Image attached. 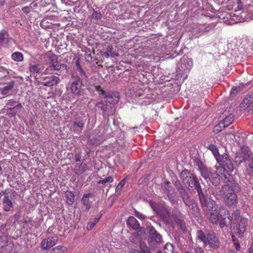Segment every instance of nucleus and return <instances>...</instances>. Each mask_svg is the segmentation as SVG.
Returning <instances> with one entry per match:
<instances>
[{
  "instance_id": "09e8293b",
  "label": "nucleus",
  "mask_w": 253,
  "mask_h": 253,
  "mask_svg": "<svg viewBox=\"0 0 253 253\" xmlns=\"http://www.w3.org/2000/svg\"><path fill=\"white\" fill-rule=\"evenodd\" d=\"M22 10L26 14H28L30 12V9L29 7L28 6H25L22 8Z\"/></svg>"
},
{
  "instance_id": "393cba45",
  "label": "nucleus",
  "mask_w": 253,
  "mask_h": 253,
  "mask_svg": "<svg viewBox=\"0 0 253 253\" xmlns=\"http://www.w3.org/2000/svg\"><path fill=\"white\" fill-rule=\"evenodd\" d=\"M241 154V153L238 151L236 153L235 157V161L238 166L240 165L243 161L247 160V158H244V157L243 156V155H242Z\"/></svg>"
},
{
  "instance_id": "412c9836",
  "label": "nucleus",
  "mask_w": 253,
  "mask_h": 253,
  "mask_svg": "<svg viewBox=\"0 0 253 253\" xmlns=\"http://www.w3.org/2000/svg\"><path fill=\"white\" fill-rule=\"evenodd\" d=\"M247 219L241 218L240 219L239 226L237 229L238 232L240 236H241L242 235V234L246 230V225L247 224Z\"/></svg>"
},
{
  "instance_id": "de8ad7c7",
  "label": "nucleus",
  "mask_w": 253,
  "mask_h": 253,
  "mask_svg": "<svg viewBox=\"0 0 253 253\" xmlns=\"http://www.w3.org/2000/svg\"><path fill=\"white\" fill-rule=\"evenodd\" d=\"M86 58L87 59V60L88 61H90L91 60V54H90V51L89 50L88 52L87 51H86Z\"/></svg>"
},
{
  "instance_id": "4468645a",
  "label": "nucleus",
  "mask_w": 253,
  "mask_h": 253,
  "mask_svg": "<svg viewBox=\"0 0 253 253\" xmlns=\"http://www.w3.org/2000/svg\"><path fill=\"white\" fill-rule=\"evenodd\" d=\"M96 107L98 109H101L105 115L108 116L112 114L114 112V109H113L111 105L104 104L103 101L97 103L96 104Z\"/></svg>"
},
{
  "instance_id": "4d7b16f0",
  "label": "nucleus",
  "mask_w": 253,
  "mask_h": 253,
  "mask_svg": "<svg viewBox=\"0 0 253 253\" xmlns=\"http://www.w3.org/2000/svg\"><path fill=\"white\" fill-rule=\"evenodd\" d=\"M5 0H0V6L3 5L5 3Z\"/></svg>"
},
{
  "instance_id": "052dcab7",
  "label": "nucleus",
  "mask_w": 253,
  "mask_h": 253,
  "mask_svg": "<svg viewBox=\"0 0 253 253\" xmlns=\"http://www.w3.org/2000/svg\"><path fill=\"white\" fill-rule=\"evenodd\" d=\"M134 253H139V252L138 251L134 250Z\"/></svg>"
},
{
  "instance_id": "79ce46f5",
  "label": "nucleus",
  "mask_w": 253,
  "mask_h": 253,
  "mask_svg": "<svg viewBox=\"0 0 253 253\" xmlns=\"http://www.w3.org/2000/svg\"><path fill=\"white\" fill-rule=\"evenodd\" d=\"M92 16L93 18H95L96 19H100L102 17V15L100 13V12H99L98 11H94V12L92 13Z\"/></svg>"
},
{
  "instance_id": "4be33fe9",
  "label": "nucleus",
  "mask_w": 253,
  "mask_h": 253,
  "mask_svg": "<svg viewBox=\"0 0 253 253\" xmlns=\"http://www.w3.org/2000/svg\"><path fill=\"white\" fill-rule=\"evenodd\" d=\"M232 241L233 242V247L235 249H229L228 253H236L237 252L239 251L241 248L239 241L237 240L233 236H232Z\"/></svg>"
},
{
  "instance_id": "20e7f679",
  "label": "nucleus",
  "mask_w": 253,
  "mask_h": 253,
  "mask_svg": "<svg viewBox=\"0 0 253 253\" xmlns=\"http://www.w3.org/2000/svg\"><path fill=\"white\" fill-rule=\"evenodd\" d=\"M174 185L186 206L190 210L193 209L195 212L197 211H198V208L194 203V200L190 199L188 193L182 185L181 182L177 180L175 181Z\"/></svg>"
},
{
  "instance_id": "473e14b6",
  "label": "nucleus",
  "mask_w": 253,
  "mask_h": 253,
  "mask_svg": "<svg viewBox=\"0 0 253 253\" xmlns=\"http://www.w3.org/2000/svg\"><path fill=\"white\" fill-rule=\"evenodd\" d=\"M225 127L223 125V123H222L221 122H219V123L216 125L213 128V131L215 133H218L219 132H220L223 128H225Z\"/></svg>"
},
{
  "instance_id": "a18cd8bd",
  "label": "nucleus",
  "mask_w": 253,
  "mask_h": 253,
  "mask_svg": "<svg viewBox=\"0 0 253 253\" xmlns=\"http://www.w3.org/2000/svg\"><path fill=\"white\" fill-rule=\"evenodd\" d=\"M135 216L137 218H138L139 219H140L141 220H143L145 218V216L143 214L140 213L137 211H135Z\"/></svg>"
},
{
  "instance_id": "dca6fc26",
  "label": "nucleus",
  "mask_w": 253,
  "mask_h": 253,
  "mask_svg": "<svg viewBox=\"0 0 253 253\" xmlns=\"http://www.w3.org/2000/svg\"><path fill=\"white\" fill-rule=\"evenodd\" d=\"M12 41V39L9 37L7 31L2 30L0 32V42L4 46H7L9 42Z\"/></svg>"
},
{
  "instance_id": "0eeeda50",
  "label": "nucleus",
  "mask_w": 253,
  "mask_h": 253,
  "mask_svg": "<svg viewBox=\"0 0 253 253\" xmlns=\"http://www.w3.org/2000/svg\"><path fill=\"white\" fill-rule=\"evenodd\" d=\"M49 61L50 66L49 68H47L44 71L45 74H48L50 71L56 70L59 71L62 69H65L66 66L64 64H60L58 62L57 57L55 54H51L49 56Z\"/></svg>"
},
{
  "instance_id": "a878e982",
  "label": "nucleus",
  "mask_w": 253,
  "mask_h": 253,
  "mask_svg": "<svg viewBox=\"0 0 253 253\" xmlns=\"http://www.w3.org/2000/svg\"><path fill=\"white\" fill-rule=\"evenodd\" d=\"M100 217L101 216L90 219L89 222L88 223L87 229L88 230H91L95 225V224L98 222Z\"/></svg>"
},
{
  "instance_id": "49530a36",
  "label": "nucleus",
  "mask_w": 253,
  "mask_h": 253,
  "mask_svg": "<svg viewBox=\"0 0 253 253\" xmlns=\"http://www.w3.org/2000/svg\"><path fill=\"white\" fill-rule=\"evenodd\" d=\"M195 253H204L203 250L201 247H196L195 248Z\"/></svg>"
},
{
  "instance_id": "e2e57ef3",
  "label": "nucleus",
  "mask_w": 253,
  "mask_h": 253,
  "mask_svg": "<svg viewBox=\"0 0 253 253\" xmlns=\"http://www.w3.org/2000/svg\"><path fill=\"white\" fill-rule=\"evenodd\" d=\"M190 253V252H188V251H186V252H185V253Z\"/></svg>"
},
{
  "instance_id": "58836bf2",
  "label": "nucleus",
  "mask_w": 253,
  "mask_h": 253,
  "mask_svg": "<svg viewBox=\"0 0 253 253\" xmlns=\"http://www.w3.org/2000/svg\"><path fill=\"white\" fill-rule=\"evenodd\" d=\"M149 204L151 208L153 209V211H155L156 213H159V209L158 207L157 204L152 201H150Z\"/></svg>"
},
{
  "instance_id": "c756f323",
  "label": "nucleus",
  "mask_w": 253,
  "mask_h": 253,
  "mask_svg": "<svg viewBox=\"0 0 253 253\" xmlns=\"http://www.w3.org/2000/svg\"><path fill=\"white\" fill-rule=\"evenodd\" d=\"M208 148L212 152L217 160V157H219L220 155H219L218 150L216 146L213 144H211L208 146Z\"/></svg>"
},
{
  "instance_id": "5fc2aeb1",
  "label": "nucleus",
  "mask_w": 253,
  "mask_h": 253,
  "mask_svg": "<svg viewBox=\"0 0 253 253\" xmlns=\"http://www.w3.org/2000/svg\"><path fill=\"white\" fill-rule=\"evenodd\" d=\"M237 92L236 88H232V90L230 91L231 94H236Z\"/></svg>"
},
{
  "instance_id": "bb28decb",
  "label": "nucleus",
  "mask_w": 253,
  "mask_h": 253,
  "mask_svg": "<svg viewBox=\"0 0 253 253\" xmlns=\"http://www.w3.org/2000/svg\"><path fill=\"white\" fill-rule=\"evenodd\" d=\"M11 58L15 61L20 62L23 60V55L20 52H15L12 54Z\"/></svg>"
},
{
  "instance_id": "338daca9",
  "label": "nucleus",
  "mask_w": 253,
  "mask_h": 253,
  "mask_svg": "<svg viewBox=\"0 0 253 253\" xmlns=\"http://www.w3.org/2000/svg\"><path fill=\"white\" fill-rule=\"evenodd\" d=\"M77 65H79V62H78L77 63Z\"/></svg>"
},
{
  "instance_id": "3c124183",
  "label": "nucleus",
  "mask_w": 253,
  "mask_h": 253,
  "mask_svg": "<svg viewBox=\"0 0 253 253\" xmlns=\"http://www.w3.org/2000/svg\"><path fill=\"white\" fill-rule=\"evenodd\" d=\"M102 55L105 56L106 58H108L109 56H111V55L110 53H108L107 51L104 52Z\"/></svg>"
},
{
  "instance_id": "f8f14e48",
  "label": "nucleus",
  "mask_w": 253,
  "mask_h": 253,
  "mask_svg": "<svg viewBox=\"0 0 253 253\" xmlns=\"http://www.w3.org/2000/svg\"><path fill=\"white\" fill-rule=\"evenodd\" d=\"M92 197L93 196L91 193L84 194L81 200V203L85 208L84 210L88 211L90 209L93 202L90 199L92 198Z\"/></svg>"
},
{
  "instance_id": "4c0bfd02",
  "label": "nucleus",
  "mask_w": 253,
  "mask_h": 253,
  "mask_svg": "<svg viewBox=\"0 0 253 253\" xmlns=\"http://www.w3.org/2000/svg\"><path fill=\"white\" fill-rule=\"evenodd\" d=\"M106 51L108 52L111 55L112 57H116L118 56L119 54L117 53H115L113 52V47L112 46H108L106 48Z\"/></svg>"
},
{
  "instance_id": "39448f33",
  "label": "nucleus",
  "mask_w": 253,
  "mask_h": 253,
  "mask_svg": "<svg viewBox=\"0 0 253 253\" xmlns=\"http://www.w3.org/2000/svg\"><path fill=\"white\" fill-rule=\"evenodd\" d=\"M161 190L165 194L169 201L172 205L177 204L178 197L175 190L171 183L169 181H165L161 183Z\"/></svg>"
},
{
  "instance_id": "9d476101",
  "label": "nucleus",
  "mask_w": 253,
  "mask_h": 253,
  "mask_svg": "<svg viewBox=\"0 0 253 253\" xmlns=\"http://www.w3.org/2000/svg\"><path fill=\"white\" fill-rule=\"evenodd\" d=\"M218 163L226 165L228 170L230 172H232L234 170L233 164L229 159L228 155L226 154H224L219 157H217V160Z\"/></svg>"
},
{
  "instance_id": "f03ea898",
  "label": "nucleus",
  "mask_w": 253,
  "mask_h": 253,
  "mask_svg": "<svg viewBox=\"0 0 253 253\" xmlns=\"http://www.w3.org/2000/svg\"><path fill=\"white\" fill-rule=\"evenodd\" d=\"M236 185L226 184L222 186L220 191L226 204L229 206L235 205L237 203V196L234 192Z\"/></svg>"
},
{
  "instance_id": "6ab92c4d",
  "label": "nucleus",
  "mask_w": 253,
  "mask_h": 253,
  "mask_svg": "<svg viewBox=\"0 0 253 253\" xmlns=\"http://www.w3.org/2000/svg\"><path fill=\"white\" fill-rule=\"evenodd\" d=\"M149 233L151 235V238L157 243H160L162 241V236L157 233V231L153 227L149 228Z\"/></svg>"
},
{
  "instance_id": "ea45409f",
  "label": "nucleus",
  "mask_w": 253,
  "mask_h": 253,
  "mask_svg": "<svg viewBox=\"0 0 253 253\" xmlns=\"http://www.w3.org/2000/svg\"><path fill=\"white\" fill-rule=\"evenodd\" d=\"M249 100L248 99H244L240 104V108L244 109L246 107H249Z\"/></svg>"
},
{
  "instance_id": "c85d7f7f",
  "label": "nucleus",
  "mask_w": 253,
  "mask_h": 253,
  "mask_svg": "<svg viewBox=\"0 0 253 253\" xmlns=\"http://www.w3.org/2000/svg\"><path fill=\"white\" fill-rule=\"evenodd\" d=\"M233 121V116L231 115H230L226 117L224 119H223L222 121H220L222 123H223V125L224 126L227 127L229 126L230 124L232 123Z\"/></svg>"
},
{
  "instance_id": "13d9d810",
  "label": "nucleus",
  "mask_w": 253,
  "mask_h": 253,
  "mask_svg": "<svg viewBox=\"0 0 253 253\" xmlns=\"http://www.w3.org/2000/svg\"><path fill=\"white\" fill-rule=\"evenodd\" d=\"M4 70H5V69L3 67L0 66V72H2Z\"/></svg>"
},
{
  "instance_id": "b1692460",
  "label": "nucleus",
  "mask_w": 253,
  "mask_h": 253,
  "mask_svg": "<svg viewBox=\"0 0 253 253\" xmlns=\"http://www.w3.org/2000/svg\"><path fill=\"white\" fill-rule=\"evenodd\" d=\"M239 152L241 153V154L243 155L244 158H246L247 159L249 158L250 156V152L249 150V148L247 146H243Z\"/></svg>"
},
{
  "instance_id": "f704fd0d",
  "label": "nucleus",
  "mask_w": 253,
  "mask_h": 253,
  "mask_svg": "<svg viewBox=\"0 0 253 253\" xmlns=\"http://www.w3.org/2000/svg\"><path fill=\"white\" fill-rule=\"evenodd\" d=\"M114 181L112 176H108L102 180H100L98 182V184H105L106 183H112Z\"/></svg>"
},
{
  "instance_id": "2eb2a0df",
  "label": "nucleus",
  "mask_w": 253,
  "mask_h": 253,
  "mask_svg": "<svg viewBox=\"0 0 253 253\" xmlns=\"http://www.w3.org/2000/svg\"><path fill=\"white\" fill-rule=\"evenodd\" d=\"M59 81V79L58 77L52 76L44 78V82L42 83V84L44 86H51L58 84Z\"/></svg>"
},
{
  "instance_id": "423d86ee",
  "label": "nucleus",
  "mask_w": 253,
  "mask_h": 253,
  "mask_svg": "<svg viewBox=\"0 0 253 253\" xmlns=\"http://www.w3.org/2000/svg\"><path fill=\"white\" fill-rule=\"evenodd\" d=\"M212 183L217 185L220 181V177L223 175L226 176V171L225 169L221 166V164L218 163V165H215L212 169Z\"/></svg>"
},
{
  "instance_id": "f3484780",
  "label": "nucleus",
  "mask_w": 253,
  "mask_h": 253,
  "mask_svg": "<svg viewBox=\"0 0 253 253\" xmlns=\"http://www.w3.org/2000/svg\"><path fill=\"white\" fill-rule=\"evenodd\" d=\"M201 175L205 178H209L212 183V170L205 167H202L200 169Z\"/></svg>"
},
{
  "instance_id": "a211bd4d",
  "label": "nucleus",
  "mask_w": 253,
  "mask_h": 253,
  "mask_svg": "<svg viewBox=\"0 0 253 253\" xmlns=\"http://www.w3.org/2000/svg\"><path fill=\"white\" fill-rule=\"evenodd\" d=\"M82 86V81L78 79L73 82L71 85V90L74 94H78L80 92Z\"/></svg>"
},
{
  "instance_id": "0e129e2a",
  "label": "nucleus",
  "mask_w": 253,
  "mask_h": 253,
  "mask_svg": "<svg viewBox=\"0 0 253 253\" xmlns=\"http://www.w3.org/2000/svg\"><path fill=\"white\" fill-rule=\"evenodd\" d=\"M190 68H191V66H190V67H189V68H187V69L188 70H189V69H190Z\"/></svg>"
},
{
  "instance_id": "9b49d317",
  "label": "nucleus",
  "mask_w": 253,
  "mask_h": 253,
  "mask_svg": "<svg viewBox=\"0 0 253 253\" xmlns=\"http://www.w3.org/2000/svg\"><path fill=\"white\" fill-rule=\"evenodd\" d=\"M57 241V237L52 236L45 239L42 243V248L43 250L51 248L55 245Z\"/></svg>"
},
{
  "instance_id": "37998d69",
  "label": "nucleus",
  "mask_w": 253,
  "mask_h": 253,
  "mask_svg": "<svg viewBox=\"0 0 253 253\" xmlns=\"http://www.w3.org/2000/svg\"><path fill=\"white\" fill-rule=\"evenodd\" d=\"M247 171L250 175H253V164H250L249 167L247 168Z\"/></svg>"
},
{
  "instance_id": "c9c22d12",
  "label": "nucleus",
  "mask_w": 253,
  "mask_h": 253,
  "mask_svg": "<svg viewBox=\"0 0 253 253\" xmlns=\"http://www.w3.org/2000/svg\"><path fill=\"white\" fill-rule=\"evenodd\" d=\"M13 244L9 243L7 246L3 248V251H6V253H10L13 251Z\"/></svg>"
},
{
  "instance_id": "72a5a7b5",
  "label": "nucleus",
  "mask_w": 253,
  "mask_h": 253,
  "mask_svg": "<svg viewBox=\"0 0 253 253\" xmlns=\"http://www.w3.org/2000/svg\"><path fill=\"white\" fill-rule=\"evenodd\" d=\"M74 202V196L72 192H68L67 194V203L69 205H72Z\"/></svg>"
},
{
  "instance_id": "cd10ccee",
  "label": "nucleus",
  "mask_w": 253,
  "mask_h": 253,
  "mask_svg": "<svg viewBox=\"0 0 253 253\" xmlns=\"http://www.w3.org/2000/svg\"><path fill=\"white\" fill-rule=\"evenodd\" d=\"M40 64H30L29 66V70L31 73L35 74L40 72L41 69Z\"/></svg>"
},
{
  "instance_id": "864d4df0",
  "label": "nucleus",
  "mask_w": 253,
  "mask_h": 253,
  "mask_svg": "<svg viewBox=\"0 0 253 253\" xmlns=\"http://www.w3.org/2000/svg\"><path fill=\"white\" fill-rule=\"evenodd\" d=\"M141 249L143 252V253H151V252L148 250L147 248L144 249L141 248Z\"/></svg>"
},
{
  "instance_id": "6e6552de",
  "label": "nucleus",
  "mask_w": 253,
  "mask_h": 253,
  "mask_svg": "<svg viewBox=\"0 0 253 253\" xmlns=\"http://www.w3.org/2000/svg\"><path fill=\"white\" fill-rule=\"evenodd\" d=\"M100 94L103 98L106 99L105 101H107L110 104H115L119 101V94L117 92H106L103 90H101Z\"/></svg>"
},
{
  "instance_id": "680f3d73",
  "label": "nucleus",
  "mask_w": 253,
  "mask_h": 253,
  "mask_svg": "<svg viewBox=\"0 0 253 253\" xmlns=\"http://www.w3.org/2000/svg\"><path fill=\"white\" fill-rule=\"evenodd\" d=\"M80 70L81 72H82V73L84 72L83 70L81 68H80Z\"/></svg>"
},
{
  "instance_id": "1a4fd4ad",
  "label": "nucleus",
  "mask_w": 253,
  "mask_h": 253,
  "mask_svg": "<svg viewBox=\"0 0 253 253\" xmlns=\"http://www.w3.org/2000/svg\"><path fill=\"white\" fill-rule=\"evenodd\" d=\"M240 216V212L238 210L234 211L232 216L228 215V214L226 215V217L222 218V221L220 222V226L222 227L231 223H235Z\"/></svg>"
},
{
  "instance_id": "8fccbe9b",
  "label": "nucleus",
  "mask_w": 253,
  "mask_h": 253,
  "mask_svg": "<svg viewBox=\"0 0 253 253\" xmlns=\"http://www.w3.org/2000/svg\"><path fill=\"white\" fill-rule=\"evenodd\" d=\"M249 253H253V241H252L249 250Z\"/></svg>"
},
{
  "instance_id": "7c9ffc66",
  "label": "nucleus",
  "mask_w": 253,
  "mask_h": 253,
  "mask_svg": "<svg viewBox=\"0 0 253 253\" xmlns=\"http://www.w3.org/2000/svg\"><path fill=\"white\" fill-rule=\"evenodd\" d=\"M197 237L198 239L201 240L202 242H203L205 245H207V237L205 236V234L202 231H198L197 233Z\"/></svg>"
},
{
  "instance_id": "bf43d9fd",
  "label": "nucleus",
  "mask_w": 253,
  "mask_h": 253,
  "mask_svg": "<svg viewBox=\"0 0 253 253\" xmlns=\"http://www.w3.org/2000/svg\"><path fill=\"white\" fill-rule=\"evenodd\" d=\"M21 107H22L21 104L20 103H19L16 106L14 107V108H17Z\"/></svg>"
},
{
  "instance_id": "7ed1b4c3",
  "label": "nucleus",
  "mask_w": 253,
  "mask_h": 253,
  "mask_svg": "<svg viewBox=\"0 0 253 253\" xmlns=\"http://www.w3.org/2000/svg\"><path fill=\"white\" fill-rule=\"evenodd\" d=\"M15 194V192L9 190L0 192V205L4 211H9L13 208Z\"/></svg>"
},
{
  "instance_id": "aec40b11",
  "label": "nucleus",
  "mask_w": 253,
  "mask_h": 253,
  "mask_svg": "<svg viewBox=\"0 0 253 253\" xmlns=\"http://www.w3.org/2000/svg\"><path fill=\"white\" fill-rule=\"evenodd\" d=\"M127 224L134 229L139 227V224L136 219L133 216H129L127 220Z\"/></svg>"
},
{
  "instance_id": "e433bc0d",
  "label": "nucleus",
  "mask_w": 253,
  "mask_h": 253,
  "mask_svg": "<svg viewBox=\"0 0 253 253\" xmlns=\"http://www.w3.org/2000/svg\"><path fill=\"white\" fill-rule=\"evenodd\" d=\"M215 27V24L214 23H211V24H209L208 26H205L204 28H202L201 30L204 32H208L210 31L211 30L213 29Z\"/></svg>"
},
{
  "instance_id": "c03bdc74",
  "label": "nucleus",
  "mask_w": 253,
  "mask_h": 253,
  "mask_svg": "<svg viewBox=\"0 0 253 253\" xmlns=\"http://www.w3.org/2000/svg\"><path fill=\"white\" fill-rule=\"evenodd\" d=\"M125 178H124L122 181H121L116 187V191L120 190L124 186L125 182Z\"/></svg>"
},
{
  "instance_id": "5701e85b",
  "label": "nucleus",
  "mask_w": 253,
  "mask_h": 253,
  "mask_svg": "<svg viewBox=\"0 0 253 253\" xmlns=\"http://www.w3.org/2000/svg\"><path fill=\"white\" fill-rule=\"evenodd\" d=\"M14 83L13 82H10L2 89L1 93L3 95H7L12 90L14 86Z\"/></svg>"
},
{
  "instance_id": "2f4dec72",
  "label": "nucleus",
  "mask_w": 253,
  "mask_h": 253,
  "mask_svg": "<svg viewBox=\"0 0 253 253\" xmlns=\"http://www.w3.org/2000/svg\"><path fill=\"white\" fill-rule=\"evenodd\" d=\"M174 247L171 244H167L164 249L163 253H173Z\"/></svg>"
},
{
  "instance_id": "6e6d98bb",
  "label": "nucleus",
  "mask_w": 253,
  "mask_h": 253,
  "mask_svg": "<svg viewBox=\"0 0 253 253\" xmlns=\"http://www.w3.org/2000/svg\"><path fill=\"white\" fill-rule=\"evenodd\" d=\"M75 159H76V162L80 161H81V157L79 155H76Z\"/></svg>"
},
{
  "instance_id": "a19ab883",
  "label": "nucleus",
  "mask_w": 253,
  "mask_h": 253,
  "mask_svg": "<svg viewBox=\"0 0 253 253\" xmlns=\"http://www.w3.org/2000/svg\"><path fill=\"white\" fill-rule=\"evenodd\" d=\"M84 122L83 121H77L74 122V126L83 128L84 126Z\"/></svg>"
},
{
  "instance_id": "f257e3e1",
  "label": "nucleus",
  "mask_w": 253,
  "mask_h": 253,
  "mask_svg": "<svg viewBox=\"0 0 253 253\" xmlns=\"http://www.w3.org/2000/svg\"><path fill=\"white\" fill-rule=\"evenodd\" d=\"M180 178L189 190H196L201 204L204 211H208L209 220L212 223L217 224L229 213L228 211L222 206L218 207L215 202L207 194L206 190H202L197 178L188 170L184 169L180 174Z\"/></svg>"
},
{
  "instance_id": "69168bd1",
  "label": "nucleus",
  "mask_w": 253,
  "mask_h": 253,
  "mask_svg": "<svg viewBox=\"0 0 253 253\" xmlns=\"http://www.w3.org/2000/svg\"><path fill=\"white\" fill-rule=\"evenodd\" d=\"M158 253H162V252L159 251V252H158Z\"/></svg>"
},
{
  "instance_id": "ddd939ff",
  "label": "nucleus",
  "mask_w": 253,
  "mask_h": 253,
  "mask_svg": "<svg viewBox=\"0 0 253 253\" xmlns=\"http://www.w3.org/2000/svg\"><path fill=\"white\" fill-rule=\"evenodd\" d=\"M207 245H210L211 248H217L219 243L217 238L214 233H209L207 237Z\"/></svg>"
},
{
  "instance_id": "603ef678",
  "label": "nucleus",
  "mask_w": 253,
  "mask_h": 253,
  "mask_svg": "<svg viewBox=\"0 0 253 253\" xmlns=\"http://www.w3.org/2000/svg\"><path fill=\"white\" fill-rule=\"evenodd\" d=\"M179 224L180 225L181 229L182 230L184 229L185 228V226L183 224V222L181 221V220H179Z\"/></svg>"
}]
</instances>
